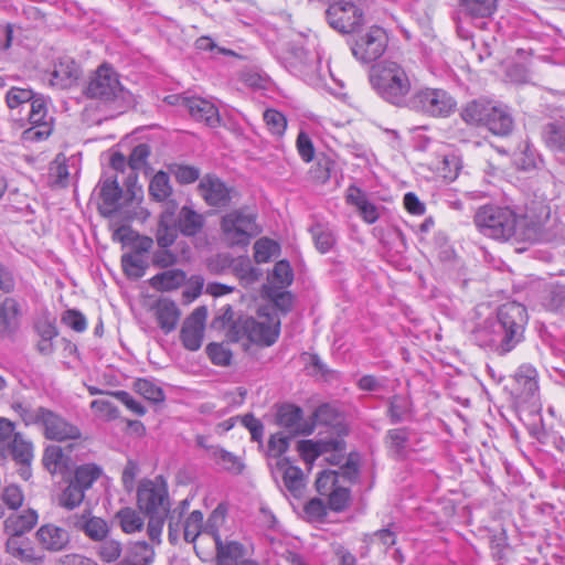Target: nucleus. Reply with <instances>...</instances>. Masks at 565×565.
<instances>
[{"label":"nucleus","instance_id":"nucleus-43","mask_svg":"<svg viewBox=\"0 0 565 565\" xmlns=\"http://www.w3.org/2000/svg\"><path fill=\"white\" fill-rule=\"evenodd\" d=\"M513 162L516 169L522 171H531L537 167L540 158L534 148L529 143H524L513 156Z\"/></svg>","mask_w":565,"mask_h":565},{"label":"nucleus","instance_id":"nucleus-61","mask_svg":"<svg viewBox=\"0 0 565 565\" xmlns=\"http://www.w3.org/2000/svg\"><path fill=\"white\" fill-rule=\"evenodd\" d=\"M36 97L31 89L12 87L7 93V104L10 108H17L23 104L32 102Z\"/></svg>","mask_w":565,"mask_h":565},{"label":"nucleus","instance_id":"nucleus-8","mask_svg":"<svg viewBox=\"0 0 565 565\" xmlns=\"http://www.w3.org/2000/svg\"><path fill=\"white\" fill-rule=\"evenodd\" d=\"M326 17L329 25L341 33H352L363 23V11L356 0L333 1Z\"/></svg>","mask_w":565,"mask_h":565},{"label":"nucleus","instance_id":"nucleus-19","mask_svg":"<svg viewBox=\"0 0 565 565\" xmlns=\"http://www.w3.org/2000/svg\"><path fill=\"white\" fill-rule=\"evenodd\" d=\"M82 75L79 65L70 56H63L54 64L50 84L61 89H66L76 84Z\"/></svg>","mask_w":565,"mask_h":565},{"label":"nucleus","instance_id":"nucleus-60","mask_svg":"<svg viewBox=\"0 0 565 565\" xmlns=\"http://www.w3.org/2000/svg\"><path fill=\"white\" fill-rule=\"evenodd\" d=\"M544 306L550 310H559L565 307V287L552 286L543 300Z\"/></svg>","mask_w":565,"mask_h":565},{"label":"nucleus","instance_id":"nucleus-36","mask_svg":"<svg viewBox=\"0 0 565 565\" xmlns=\"http://www.w3.org/2000/svg\"><path fill=\"white\" fill-rule=\"evenodd\" d=\"M121 193L116 179H106L100 183V198L107 213H113L118 209Z\"/></svg>","mask_w":565,"mask_h":565},{"label":"nucleus","instance_id":"nucleus-13","mask_svg":"<svg viewBox=\"0 0 565 565\" xmlns=\"http://www.w3.org/2000/svg\"><path fill=\"white\" fill-rule=\"evenodd\" d=\"M495 319L500 321L503 329L509 330L508 339H514L516 343L521 342L527 322V312L523 305L515 301L501 305Z\"/></svg>","mask_w":565,"mask_h":565},{"label":"nucleus","instance_id":"nucleus-56","mask_svg":"<svg viewBox=\"0 0 565 565\" xmlns=\"http://www.w3.org/2000/svg\"><path fill=\"white\" fill-rule=\"evenodd\" d=\"M203 524V514L199 510H194L186 518L183 526V536L186 542H194L200 535Z\"/></svg>","mask_w":565,"mask_h":565},{"label":"nucleus","instance_id":"nucleus-44","mask_svg":"<svg viewBox=\"0 0 565 565\" xmlns=\"http://www.w3.org/2000/svg\"><path fill=\"white\" fill-rule=\"evenodd\" d=\"M96 553L103 562L114 563L118 561L122 553V544L119 541L107 536L98 542Z\"/></svg>","mask_w":565,"mask_h":565},{"label":"nucleus","instance_id":"nucleus-12","mask_svg":"<svg viewBox=\"0 0 565 565\" xmlns=\"http://www.w3.org/2000/svg\"><path fill=\"white\" fill-rule=\"evenodd\" d=\"M387 41L386 32L382 28L372 26L354 42L352 53L363 63L373 62L383 55Z\"/></svg>","mask_w":565,"mask_h":565},{"label":"nucleus","instance_id":"nucleus-42","mask_svg":"<svg viewBox=\"0 0 565 565\" xmlns=\"http://www.w3.org/2000/svg\"><path fill=\"white\" fill-rule=\"evenodd\" d=\"M409 431L406 428L390 429L386 434V444L395 456H404L408 448Z\"/></svg>","mask_w":565,"mask_h":565},{"label":"nucleus","instance_id":"nucleus-11","mask_svg":"<svg viewBox=\"0 0 565 565\" xmlns=\"http://www.w3.org/2000/svg\"><path fill=\"white\" fill-rule=\"evenodd\" d=\"M171 105H177L185 108L190 116L198 120L204 121L210 127L220 125L218 110L213 103L201 97L171 95L167 97Z\"/></svg>","mask_w":565,"mask_h":565},{"label":"nucleus","instance_id":"nucleus-64","mask_svg":"<svg viewBox=\"0 0 565 565\" xmlns=\"http://www.w3.org/2000/svg\"><path fill=\"white\" fill-rule=\"evenodd\" d=\"M150 147L147 143L137 145L129 156L128 166L130 169L136 171L143 168L148 157L150 156Z\"/></svg>","mask_w":565,"mask_h":565},{"label":"nucleus","instance_id":"nucleus-63","mask_svg":"<svg viewBox=\"0 0 565 565\" xmlns=\"http://www.w3.org/2000/svg\"><path fill=\"white\" fill-rule=\"evenodd\" d=\"M11 408L20 416L26 426L36 425L40 417V407L33 408L22 402H14Z\"/></svg>","mask_w":565,"mask_h":565},{"label":"nucleus","instance_id":"nucleus-9","mask_svg":"<svg viewBox=\"0 0 565 565\" xmlns=\"http://www.w3.org/2000/svg\"><path fill=\"white\" fill-rule=\"evenodd\" d=\"M508 331L495 318H489L475 329L473 340L479 347L489 348L499 355H504L518 344L514 339L505 338L509 335Z\"/></svg>","mask_w":565,"mask_h":565},{"label":"nucleus","instance_id":"nucleus-18","mask_svg":"<svg viewBox=\"0 0 565 565\" xmlns=\"http://www.w3.org/2000/svg\"><path fill=\"white\" fill-rule=\"evenodd\" d=\"M35 540L40 547L47 552L64 551L70 543V534L66 529L53 523L41 525L35 532Z\"/></svg>","mask_w":565,"mask_h":565},{"label":"nucleus","instance_id":"nucleus-3","mask_svg":"<svg viewBox=\"0 0 565 565\" xmlns=\"http://www.w3.org/2000/svg\"><path fill=\"white\" fill-rule=\"evenodd\" d=\"M370 82L373 89L385 102L406 107L412 90V78L406 68L391 60H384L372 66Z\"/></svg>","mask_w":565,"mask_h":565},{"label":"nucleus","instance_id":"nucleus-23","mask_svg":"<svg viewBox=\"0 0 565 565\" xmlns=\"http://www.w3.org/2000/svg\"><path fill=\"white\" fill-rule=\"evenodd\" d=\"M4 448V456H0V459L10 457L15 463H31L34 458L33 444L21 433H15Z\"/></svg>","mask_w":565,"mask_h":565},{"label":"nucleus","instance_id":"nucleus-52","mask_svg":"<svg viewBox=\"0 0 565 565\" xmlns=\"http://www.w3.org/2000/svg\"><path fill=\"white\" fill-rule=\"evenodd\" d=\"M412 403L405 395H395L390 402V415L393 423L402 422L411 413Z\"/></svg>","mask_w":565,"mask_h":565},{"label":"nucleus","instance_id":"nucleus-32","mask_svg":"<svg viewBox=\"0 0 565 565\" xmlns=\"http://www.w3.org/2000/svg\"><path fill=\"white\" fill-rule=\"evenodd\" d=\"M76 526L93 541L100 542L108 536L109 526L105 520L98 516H83L77 521Z\"/></svg>","mask_w":565,"mask_h":565},{"label":"nucleus","instance_id":"nucleus-2","mask_svg":"<svg viewBox=\"0 0 565 565\" xmlns=\"http://www.w3.org/2000/svg\"><path fill=\"white\" fill-rule=\"evenodd\" d=\"M137 505L148 518L147 534L156 543H161V534L170 512L168 483L162 476L142 479L137 487Z\"/></svg>","mask_w":565,"mask_h":565},{"label":"nucleus","instance_id":"nucleus-6","mask_svg":"<svg viewBox=\"0 0 565 565\" xmlns=\"http://www.w3.org/2000/svg\"><path fill=\"white\" fill-rule=\"evenodd\" d=\"M255 213L246 207L226 213L221 221V228L228 246H247L262 228Z\"/></svg>","mask_w":565,"mask_h":565},{"label":"nucleus","instance_id":"nucleus-26","mask_svg":"<svg viewBox=\"0 0 565 565\" xmlns=\"http://www.w3.org/2000/svg\"><path fill=\"white\" fill-rule=\"evenodd\" d=\"M206 533H210L214 539L215 547H216L217 564L218 565H236L237 561L244 554L243 545L237 542H234V541L224 544L216 531L206 529Z\"/></svg>","mask_w":565,"mask_h":565},{"label":"nucleus","instance_id":"nucleus-45","mask_svg":"<svg viewBox=\"0 0 565 565\" xmlns=\"http://www.w3.org/2000/svg\"><path fill=\"white\" fill-rule=\"evenodd\" d=\"M19 315V305L12 298L0 303V334L11 331Z\"/></svg>","mask_w":565,"mask_h":565},{"label":"nucleus","instance_id":"nucleus-1","mask_svg":"<svg viewBox=\"0 0 565 565\" xmlns=\"http://www.w3.org/2000/svg\"><path fill=\"white\" fill-rule=\"evenodd\" d=\"M473 221L481 234L497 241H534L541 231V225L529 224L526 216L518 215L508 206L483 205L476 212Z\"/></svg>","mask_w":565,"mask_h":565},{"label":"nucleus","instance_id":"nucleus-34","mask_svg":"<svg viewBox=\"0 0 565 565\" xmlns=\"http://www.w3.org/2000/svg\"><path fill=\"white\" fill-rule=\"evenodd\" d=\"M278 466H281L282 480L286 489L294 495L299 497L302 493L305 487L303 473L300 468L289 466L285 462V459L278 461Z\"/></svg>","mask_w":565,"mask_h":565},{"label":"nucleus","instance_id":"nucleus-37","mask_svg":"<svg viewBox=\"0 0 565 565\" xmlns=\"http://www.w3.org/2000/svg\"><path fill=\"white\" fill-rule=\"evenodd\" d=\"M209 456L211 457V459L215 461L216 465H218L224 470L234 473H241L243 470V463L241 462V460L232 452H228L218 446L210 447Z\"/></svg>","mask_w":565,"mask_h":565},{"label":"nucleus","instance_id":"nucleus-29","mask_svg":"<svg viewBox=\"0 0 565 565\" xmlns=\"http://www.w3.org/2000/svg\"><path fill=\"white\" fill-rule=\"evenodd\" d=\"M154 556L156 552L152 545L145 541H137L128 545L122 558L136 565H151Z\"/></svg>","mask_w":565,"mask_h":565},{"label":"nucleus","instance_id":"nucleus-46","mask_svg":"<svg viewBox=\"0 0 565 565\" xmlns=\"http://www.w3.org/2000/svg\"><path fill=\"white\" fill-rule=\"evenodd\" d=\"M311 234L317 249L324 254L335 244V237L331 230L322 224H316L311 227Z\"/></svg>","mask_w":565,"mask_h":565},{"label":"nucleus","instance_id":"nucleus-39","mask_svg":"<svg viewBox=\"0 0 565 565\" xmlns=\"http://www.w3.org/2000/svg\"><path fill=\"white\" fill-rule=\"evenodd\" d=\"M102 469L94 463H86L77 467L72 481L84 492L92 488L94 482L100 477Z\"/></svg>","mask_w":565,"mask_h":565},{"label":"nucleus","instance_id":"nucleus-30","mask_svg":"<svg viewBox=\"0 0 565 565\" xmlns=\"http://www.w3.org/2000/svg\"><path fill=\"white\" fill-rule=\"evenodd\" d=\"M492 105L488 100H472L461 109L460 116L469 125L483 126Z\"/></svg>","mask_w":565,"mask_h":565},{"label":"nucleus","instance_id":"nucleus-55","mask_svg":"<svg viewBox=\"0 0 565 565\" xmlns=\"http://www.w3.org/2000/svg\"><path fill=\"white\" fill-rule=\"evenodd\" d=\"M264 121L268 130L277 137H281L287 128V119L276 109H267L264 113Z\"/></svg>","mask_w":565,"mask_h":565},{"label":"nucleus","instance_id":"nucleus-38","mask_svg":"<svg viewBox=\"0 0 565 565\" xmlns=\"http://www.w3.org/2000/svg\"><path fill=\"white\" fill-rule=\"evenodd\" d=\"M121 530L127 534L140 532L143 529L145 521L140 512L132 508H124L116 514Z\"/></svg>","mask_w":565,"mask_h":565},{"label":"nucleus","instance_id":"nucleus-62","mask_svg":"<svg viewBox=\"0 0 565 565\" xmlns=\"http://www.w3.org/2000/svg\"><path fill=\"white\" fill-rule=\"evenodd\" d=\"M291 437L292 436H287L284 433H277L271 435L268 440V456L278 458L282 454H285L288 449Z\"/></svg>","mask_w":565,"mask_h":565},{"label":"nucleus","instance_id":"nucleus-22","mask_svg":"<svg viewBox=\"0 0 565 565\" xmlns=\"http://www.w3.org/2000/svg\"><path fill=\"white\" fill-rule=\"evenodd\" d=\"M39 515L33 509H26L22 513L11 514L4 521V533L8 537L23 536L38 523Z\"/></svg>","mask_w":565,"mask_h":565},{"label":"nucleus","instance_id":"nucleus-57","mask_svg":"<svg viewBox=\"0 0 565 565\" xmlns=\"http://www.w3.org/2000/svg\"><path fill=\"white\" fill-rule=\"evenodd\" d=\"M339 413L337 408L330 404H322L318 406L309 418L315 423V427L320 425H332L338 420Z\"/></svg>","mask_w":565,"mask_h":565},{"label":"nucleus","instance_id":"nucleus-5","mask_svg":"<svg viewBox=\"0 0 565 565\" xmlns=\"http://www.w3.org/2000/svg\"><path fill=\"white\" fill-rule=\"evenodd\" d=\"M279 328L280 320L274 315H262L260 320L252 317H241L227 330L226 337L231 342L246 339L249 342L269 347L278 339Z\"/></svg>","mask_w":565,"mask_h":565},{"label":"nucleus","instance_id":"nucleus-51","mask_svg":"<svg viewBox=\"0 0 565 565\" xmlns=\"http://www.w3.org/2000/svg\"><path fill=\"white\" fill-rule=\"evenodd\" d=\"M279 252V245L269 238H260L254 245V258L258 264L267 263Z\"/></svg>","mask_w":565,"mask_h":565},{"label":"nucleus","instance_id":"nucleus-31","mask_svg":"<svg viewBox=\"0 0 565 565\" xmlns=\"http://www.w3.org/2000/svg\"><path fill=\"white\" fill-rule=\"evenodd\" d=\"M185 273L181 269H168L150 279V285L157 290L168 291L179 288L185 281Z\"/></svg>","mask_w":565,"mask_h":565},{"label":"nucleus","instance_id":"nucleus-16","mask_svg":"<svg viewBox=\"0 0 565 565\" xmlns=\"http://www.w3.org/2000/svg\"><path fill=\"white\" fill-rule=\"evenodd\" d=\"M29 121L32 127L24 131L28 139H43L51 134L52 118L47 116L46 100L38 96L31 102Z\"/></svg>","mask_w":565,"mask_h":565},{"label":"nucleus","instance_id":"nucleus-40","mask_svg":"<svg viewBox=\"0 0 565 565\" xmlns=\"http://www.w3.org/2000/svg\"><path fill=\"white\" fill-rule=\"evenodd\" d=\"M171 193L172 186L170 184L168 173L163 171L157 172L149 184L150 196L158 202H162L167 200L171 195Z\"/></svg>","mask_w":565,"mask_h":565},{"label":"nucleus","instance_id":"nucleus-33","mask_svg":"<svg viewBox=\"0 0 565 565\" xmlns=\"http://www.w3.org/2000/svg\"><path fill=\"white\" fill-rule=\"evenodd\" d=\"M459 7L471 18H489L495 12L498 0H459Z\"/></svg>","mask_w":565,"mask_h":565},{"label":"nucleus","instance_id":"nucleus-25","mask_svg":"<svg viewBox=\"0 0 565 565\" xmlns=\"http://www.w3.org/2000/svg\"><path fill=\"white\" fill-rule=\"evenodd\" d=\"M514 381L516 384L515 390L519 396L524 401H529L533 397L539 390L537 372L530 364H523L516 370Z\"/></svg>","mask_w":565,"mask_h":565},{"label":"nucleus","instance_id":"nucleus-47","mask_svg":"<svg viewBox=\"0 0 565 565\" xmlns=\"http://www.w3.org/2000/svg\"><path fill=\"white\" fill-rule=\"evenodd\" d=\"M134 387L138 394L152 403L164 401L163 390L150 380L139 379L135 382Z\"/></svg>","mask_w":565,"mask_h":565},{"label":"nucleus","instance_id":"nucleus-4","mask_svg":"<svg viewBox=\"0 0 565 565\" xmlns=\"http://www.w3.org/2000/svg\"><path fill=\"white\" fill-rule=\"evenodd\" d=\"M84 95L90 99H97L106 105L121 107L130 98L120 84L117 72L108 64L100 65L88 78Z\"/></svg>","mask_w":565,"mask_h":565},{"label":"nucleus","instance_id":"nucleus-27","mask_svg":"<svg viewBox=\"0 0 565 565\" xmlns=\"http://www.w3.org/2000/svg\"><path fill=\"white\" fill-rule=\"evenodd\" d=\"M488 114L483 126L489 131L497 136H507L511 132L513 119L504 107L493 104Z\"/></svg>","mask_w":565,"mask_h":565},{"label":"nucleus","instance_id":"nucleus-53","mask_svg":"<svg viewBox=\"0 0 565 565\" xmlns=\"http://www.w3.org/2000/svg\"><path fill=\"white\" fill-rule=\"evenodd\" d=\"M43 465L51 473L62 470L64 466L63 449L56 445L46 447L43 455Z\"/></svg>","mask_w":565,"mask_h":565},{"label":"nucleus","instance_id":"nucleus-14","mask_svg":"<svg viewBox=\"0 0 565 565\" xmlns=\"http://www.w3.org/2000/svg\"><path fill=\"white\" fill-rule=\"evenodd\" d=\"M206 317V308L198 307L184 320L180 331V339L185 349L198 351L201 348Z\"/></svg>","mask_w":565,"mask_h":565},{"label":"nucleus","instance_id":"nucleus-21","mask_svg":"<svg viewBox=\"0 0 565 565\" xmlns=\"http://www.w3.org/2000/svg\"><path fill=\"white\" fill-rule=\"evenodd\" d=\"M158 326L164 333L177 328L181 312L177 303L168 298L159 299L152 307Z\"/></svg>","mask_w":565,"mask_h":565},{"label":"nucleus","instance_id":"nucleus-59","mask_svg":"<svg viewBox=\"0 0 565 565\" xmlns=\"http://www.w3.org/2000/svg\"><path fill=\"white\" fill-rule=\"evenodd\" d=\"M188 508H189V501L185 499V500H182L179 503V505L177 508H174L173 510L170 509L169 515L167 518V520L169 522L168 525H169L170 541L175 540L181 519H182L184 512L188 510Z\"/></svg>","mask_w":565,"mask_h":565},{"label":"nucleus","instance_id":"nucleus-10","mask_svg":"<svg viewBox=\"0 0 565 565\" xmlns=\"http://www.w3.org/2000/svg\"><path fill=\"white\" fill-rule=\"evenodd\" d=\"M36 425L42 428L45 438L51 440L64 441L68 439H79L82 436L77 426L68 423L53 411L42 406H40V417Z\"/></svg>","mask_w":565,"mask_h":565},{"label":"nucleus","instance_id":"nucleus-15","mask_svg":"<svg viewBox=\"0 0 565 565\" xmlns=\"http://www.w3.org/2000/svg\"><path fill=\"white\" fill-rule=\"evenodd\" d=\"M277 423L286 428L290 436H308L315 430V423L309 418H303V412L299 406L285 404L279 407L277 413Z\"/></svg>","mask_w":565,"mask_h":565},{"label":"nucleus","instance_id":"nucleus-41","mask_svg":"<svg viewBox=\"0 0 565 565\" xmlns=\"http://www.w3.org/2000/svg\"><path fill=\"white\" fill-rule=\"evenodd\" d=\"M121 266L129 278L138 279L145 275L148 263L139 253H131L122 255Z\"/></svg>","mask_w":565,"mask_h":565},{"label":"nucleus","instance_id":"nucleus-50","mask_svg":"<svg viewBox=\"0 0 565 565\" xmlns=\"http://www.w3.org/2000/svg\"><path fill=\"white\" fill-rule=\"evenodd\" d=\"M168 218V215H162L157 228L156 239L161 248L171 246L178 236L175 226Z\"/></svg>","mask_w":565,"mask_h":565},{"label":"nucleus","instance_id":"nucleus-54","mask_svg":"<svg viewBox=\"0 0 565 565\" xmlns=\"http://www.w3.org/2000/svg\"><path fill=\"white\" fill-rule=\"evenodd\" d=\"M341 484L339 472L335 470L322 471L316 480V489L320 495H328Z\"/></svg>","mask_w":565,"mask_h":565},{"label":"nucleus","instance_id":"nucleus-49","mask_svg":"<svg viewBox=\"0 0 565 565\" xmlns=\"http://www.w3.org/2000/svg\"><path fill=\"white\" fill-rule=\"evenodd\" d=\"M328 507L334 512H341L345 510L351 501L350 489L347 484L341 483L328 495Z\"/></svg>","mask_w":565,"mask_h":565},{"label":"nucleus","instance_id":"nucleus-20","mask_svg":"<svg viewBox=\"0 0 565 565\" xmlns=\"http://www.w3.org/2000/svg\"><path fill=\"white\" fill-rule=\"evenodd\" d=\"M6 552L25 565H42L44 555L36 552L31 541L24 536L8 537Z\"/></svg>","mask_w":565,"mask_h":565},{"label":"nucleus","instance_id":"nucleus-7","mask_svg":"<svg viewBox=\"0 0 565 565\" xmlns=\"http://www.w3.org/2000/svg\"><path fill=\"white\" fill-rule=\"evenodd\" d=\"M407 108L434 118H447L457 107L456 99L443 88L424 87L408 99Z\"/></svg>","mask_w":565,"mask_h":565},{"label":"nucleus","instance_id":"nucleus-58","mask_svg":"<svg viewBox=\"0 0 565 565\" xmlns=\"http://www.w3.org/2000/svg\"><path fill=\"white\" fill-rule=\"evenodd\" d=\"M294 274L288 262H278L273 269V282L280 288L287 287L292 282Z\"/></svg>","mask_w":565,"mask_h":565},{"label":"nucleus","instance_id":"nucleus-17","mask_svg":"<svg viewBox=\"0 0 565 565\" xmlns=\"http://www.w3.org/2000/svg\"><path fill=\"white\" fill-rule=\"evenodd\" d=\"M198 190L200 195L210 206H226L231 201V189L215 175H204L200 180Z\"/></svg>","mask_w":565,"mask_h":565},{"label":"nucleus","instance_id":"nucleus-24","mask_svg":"<svg viewBox=\"0 0 565 565\" xmlns=\"http://www.w3.org/2000/svg\"><path fill=\"white\" fill-rule=\"evenodd\" d=\"M342 441L340 440H300L297 444V450L299 451L301 458L308 462H313L319 456L327 454L332 450H341Z\"/></svg>","mask_w":565,"mask_h":565},{"label":"nucleus","instance_id":"nucleus-28","mask_svg":"<svg viewBox=\"0 0 565 565\" xmlns=\"http://www.w3.org/2000/svg\"><path fill=\"white\" fill-rule=\"evenodd\" d=\"M542 138L551 150L565 152V118L547 122L543 127Z\"/></svg>","mask_w":565,"mask_h":565},{"label":"nucleus","instance_id":"nucleus-35","mask_svg":"<svg viewBox=\"0 0 565 565\" xmlns=\"http://www.w3.org/2000/svg\"><path fill=\"white\" fill-rule=\"evenodd\" d=\"M179 228L182 234L193 236L201 231L204 218L189 206H183L178 217Z\"/></svg>","mask_w":565,"mask_h":565},{"label":"nucleus","instance_id":"nucleus-48","mask_svg":"<svg viewBox=\"0 0 565 565\" xmlns=\"http://www.w3.org/2000/svg\"><path fill=\"white\" fill-rule=\"evenodd\" d=\"M85 498V492L72 480L58 498V504L67 510L79 507Z\"/></svg>","mask_w":565,"mask_h":565}]
</instances>
